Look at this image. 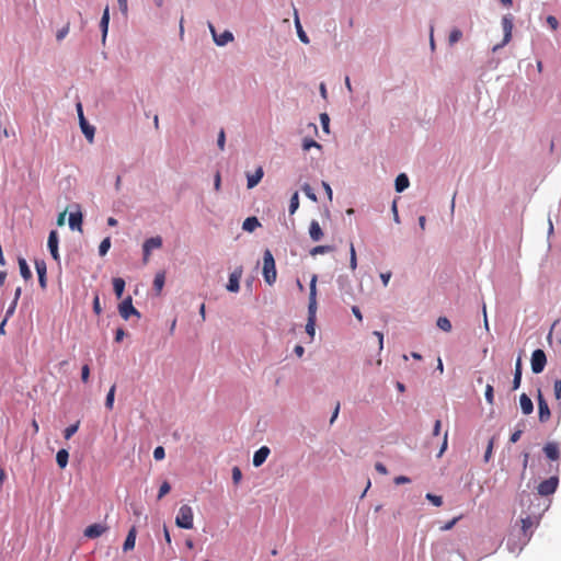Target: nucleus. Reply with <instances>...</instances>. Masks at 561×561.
<instances>
[{
  "mask_svg": "<svg viewBox=\"0 0 561 561\" xmlns=\"http://www.w3.org/2000/svg\"><path fill=\"white\" fill-rule=\"evenodd\" d=\"M317 275H312L309 285V305H308V322L306 325L307 333L312 337L314 335V321L317 312Z\"/></svg>",
  "mask_w": 561,
  "mask_h": 561,
  "instance_id": "f257e3e1",
  "label": "nucleus"
},
{
  "mask_svg": "<svg viewBox=\"0 0 561 561\" xmlns=\"http://www.w3.org/2000/svg\"><path fill=\"white\" fill-rule=\"evenodd\" d=\"M276 268L274 256L270 250L264 252L263 256V277L268 285H273L276 280Z\"/></svg>",
  "mask_w": 561,
  "mask_h": 561,
  "instance_id": "f03ea898",
  "label": "nucleus"
},
{
  "mask_svg": "<svg viewBox=\"0 0 561 561\" xmlns=\"http://www.w3.org/2000/svg\"><path fill=\"white\" fill-rule=\"evenodd\" d=\"M194 522V514L191 506L184 504L179 508L175 517V524L180 528L192 529Z\"/></svg>",
  "mask_w": 561,
  "mask_h": 561,
  "instance_id": "7ed1b4c3",
  "label": "nucleus"
},
{
  "mask_svg": "<svg viewBox=\"0 0 561 561\" xmlns=\"http://www.w3.org/2000/svg\"><path fill=\"white\" fill-rule=\"evenodd\" d=\"M513 18L512 15H504L502 19V27L504 32V37L501 44H497L493 47V51L499 50L500 48L504 47L506 44L510 43L512 38V31H513Z\"/></svg>",
  "mask_w": 561,
  "mask_h": 561,
  "instance_id": "20e7f679",
  "label": "nucleus"
},
{
  "mask_svg": "<svg viewBox=\"0 0 561 561\" xmlns=\"http://www.w3.org/2000/svg\"><path fill=\"white\" fill-rule=\"evenodd\" d=\"M531 370L535 374H540L547 364V357L542 350H535L531 354Z\"/></svg>",
  "mask_w": 561,
  "mask_h": 561,
  "instance_id": "39448f33",
  "label": "nucleus"
},
{
  "mask_svg": "<svg viewBox=\"0 0 561 561\" xmlns=\"http://www.w3.org/2000/svg\"><path fill=\"white\" fill-rule=\"evenodd\" d=\"M119 314L123 319L128 320L130 316L140 318L139 311L133 306L131 297L125 298L118 306Z\"/></svg>",
  "mask_w": 561,
  "mask_h": 561,
  "instance_id": "423d86ee",
  "label": "nucleus"
},
{
  "mask_svg": "<svg viewBox=\"0 0 561 561\" xmlns=\"http://www.w3.org/2000/svg\"><path fill=\"white\" fill-rule=\"evenodd\" d=\"M559 484V479L557 477H550L547 480L541 481L538 486L537 491L538 494L542 496L551 495L556 492Z\"/></svg>",
  "mask_w": 561,
  "mask_h": 561,
  "instance_id": "0eeeda50",
  "label": "nucleus"
},
{
  "mask_svg": "<svg viewBox=\"0 0 561 561\" xmlns=\"http://www.w3.org/2000/svg\"><path fill=\"white\" fill-rule=\"evenodd\" d=\"M537 399H538V417H539V421L541 423H546L550 419L551 413H550V409H549L548 402L543 398V396H542L540 390H538Z\"/></svg>",
  "mask_w": 561,
  "mask_h": 561,
  "instance_id": "6e6552de",
  "label": "nucleus"
},
{
  "mask_svg": "<svg viewBox=\"0 0 561 561\" xmlns=\"http://www.w3.org/2000/svg\"><path fill=\"white\" fill-rule=\"evenodd\" d=\"M242 266H238L229 276V282L227 284V290L231 293H237L240 289V278L242 277Z\"/></svg>",
  "mask_w": 561,
  "mask_h": 561,
  "instance_id": "1a4fd4ad",
  "label": "nucleus"
},
{
  "mask_svg": "<svg viewBox=\"0 0 561 561\" xmlns=\"http://www.w3.org/2000/svg\"><path fill=\"white\" fill-rule=\"evenodd\" d=\"M108 527L103 524H92L84 529V536L90 539H95L106 533Z\"/></svg>",
  "mask_w": 561,
  "mask_h": 561,
  "instance_id": "9d476101",
  "label": "nucleus"
},
{
  "mask_svg": "<svg viewBox=\"0 0 561 561\" xmlns=\"http://www.w3.org/2000/svg\"><path fill=\"white\" fill-rule=\"evenodd\" d=\"M270 453L271 450L267 446H262L260 449H257L253 456V466H262L265 462L266 458L268 457Z\"/></svg>",
  "mask_w": 561,
  "mask_h": 561,
  "instance_id": "9b49d317",
  "label": "nucleus"
},
{
  "mask_svg": "<svg viewBox=\"0 0 561 561\" xmlns=\"http://www.w3.org/2000/svg\"><path fill=\"white\" fill-rule=\"evenodd\" d=\"M35 268L38 275L41 287L46 288V263L43 260H35Z\"/></svg>",
  "mask_w": 561,
  "mask_h": 561,
  "instance_id": "f8f14e48",
  "label": "nucleus"
},
{
  "mask_svg": "<svg viewBox=\"0 0 561 561\" xmlns=\"http://www.w3.org/2000/svg\"><path fill=\"white\" fill-rule=\"evenodd\" d=\"M136 537H137V529L135 526H133L128 534H127V537L125 539V542L123 545V550L125 552L127 551H130L135 548V543H136Z\"/></svg>",
  "mask_w": 561,
  "mask_h": 561,
  "instance_id": "ddd939ff",
  "label": "nucleus"
},
{
  "mask_svg": "<svg viewBox=\"0 0 561 561\" xmlns=\"http://www.w3.org/2000/svg\"><path fill=\"white\" fill-rule=\"evenodd\" d=\"M309 234L312 241L318 242L322 239L323 232L317 220H312L309 226Z\"/></svg>",
  "mask_w": 561,
  "mask_h": 561,
  "instance_id": "4468645a",
  "label": "nucleus"
},
{
  "mask_svg": "<svg viewBox=\"0 0 561 561\" xmlns=\"http://www.w3.org/2000/svg\"><path fill=\"white\" fill-rule=\"evenodd\" d=\"M263 175L264 172L261 167H259L253 174H248V188H253L254 186H256L261 182Z\"/></svg>",
  "mask_w": 561,
  "mask_h": 561,
  "instance_id": "2eb2a0df",
  "label": "nucleus"
},
{
  "mask_svg": "<svg viewBox=\"0 0 561 561\" xmlns=\"http://www.w3.org/2000/svg\"><path fill=\"white\" fill-rule=\"evenodd\" d=\"M210 31L213 33L214 41L216 42L217 45L222 46V45H226L227 43L233 41V35L229 31H225L220 36L216 35L215 28L211 25H210Z\"/></svg>",
  "mask_w": 561,
  "mask_h": 561,
  "instance_id": "dca6fc26",
  "label": "nucleus"
},
{
  "mask_svg": "<svg viewBox=\"0 0 561 561\" xmlns=\"http://www.w3.org/2000/svg\"><path fill=\"white\" fill-rule=\"evenodd\" d=\"M519 404L523 413L526 415L530 414L534 410L533 401L526 393L520 394Z\"/></svg>",
  "mask_w": 561,
  "mask_h": 561,
  "instance_id": "f3484780",
  "label": "nucleus"
},
{
  "mask_svg": "<svg viewBox=\"0 0 561 561\" xmlns=\"http://www.w3.org/2000/svg\"><path fill=\"white\" fill-rule=\"evenodd\" d=\"M110 23V11L108 7L105 8L103 15L100 21V27L102 30V42L105 43Z\"/></svg>",
  "mask_w": 561,
  "mask_h": 561,
  "instance_id": "a211bd4d",
  "label": "nucleus"
},
{
  "mask_svg": "<svg viewBox=\"0 0 561 561\" xmlns=\"http://www.w3.org/2000/svg\"><path fill=\"white\" fill-rule=\"evenodd\" d=\"M522 381V358L518 357L515 365V373L513 378L512 390H517L520 387Z\"/></svg>",
  "mask_w": 561,
  "mask_h": 561,
  "instance_id": "6ab92c4d",
  "label": "nucleus"
},
{
  "mask_svg": "<svg viewBox=\"0 0 561 561\" xmlns=\"http://www.w3.org/2000/svg\"><path fill=\"white\" fill-rule=\"evenodd\" d=\"M164 283H165V272L160 271L156 274L154 279H153V289L156 290L157 295L161 294Z\"/></svg>",
  "mask_w": 561,
  "mask_h": 561,
  "instance_id": "aec40b11",
  "label": "nucleus"
},
{
  "mask_svg": "<svg viewBox=\"0 0 561 561\" xmlns=\"http://www.w3.org/2000/svg\"><path fill=\"white\" fill-rule=\"evenodd\" d=\"M410 181L407 174L401 173L396 178L394 187L398 193L403 192L409 187Z\"/></svg>",
  "mask_w": 561,
  "mask_h": 561,
  "instance_id": "412c9836",
  "label": "nucleus"
},
{
  "mask_svg": "<svg viewBox=\"0 0 561 561\" xmlns=\"http://www.w3.org/2000/svg\"><path fill=\"white\" fill-rule=\"evenodd\" d=\"M543 451L546 456L551 460H557L559 458V447L556 443L546 444Z\"/></svg>",
  "mask_w": 561,
  "mask_h": 561,
  "instance_id": "4be33fe9",
  "label": "nucleus"
},
{
  "mask_svg": "<svg viewBox=\"0 0 561 561\" xmlns=\"http://www.w3.org/2000/svg\"><path fill=\"white\" fill-rule=\"evenodd\" d=\"M18 262H19V267H20V273H21V276L25 279V280H28L32 278V272L26 263V260L23 259V257H19L18 259Z\"/></svg>",
  "mask_w": 561,
  "mask_h": 561,
  "instance_id": "5701e85b",
  "label": "nucleus"
},
{
  "mask_svg": "<svg viewBox=\"0 0 561 561\" xmlns=\"http://www.w3.org/2000/svg\"><path fill=\"white\" fill-rule=\"evenodd\" d=\"M257 227H260V221L256 217H248L242 225L243 230L253 232Z\"/></svg>",
  "mask_w": 561,
  "mask_h": 561,
  "instance_id": "b1692460",
  "label": "nucleus"
},
{
  "mask_svg": "<svg viewBox=\"0 0 561 561\" xmlns=\"http://www.w3.org/2000/svg\"><path fill=\"white\" fill-rule=\"evenodd\" d=\"M68 459H69V453L66 449H60V450L57 451L56 461H57V465L61 469L67 467Z\"/></svg>",
  "mask_w": 561,
  "mask_h": 561,
  "instance_id": "393cba45",
  "label": "nucleus"
},
{
  "mask_svg": "<svg viewBox=\"0 0 561 561\" xmlns=\"http://www.w3.org/2000/svg\"><path fill=\"white\" fill-rule=\"evenodd\" d=\"M113 288L116 297L119 299L123 296L125 289V280L121 277H115L113 279Z\"/></svg>",
  "mask_w": 561,
  "mask_h": 561,
  "instance_id": "a878e982",
  "label": "nucleus"
},
{
  "mask_svg": "<svg viewBox=\"0 0 561 561\" xmlns=\"http://www.w3.org/2000/svg\"><path fill=\"white\" fill-rule=\"evenodd\" d=\"M81 222H82L81 213H71L69 215V226L72 230L79 228Z\"/></svg>",
  "mask_w": 561,
  "mask_h": 561,
  "instance_id": "bb28decb",
  "label": "nucleus"
},
{
  "mask_svg": "<svg viewBox=\"0 0 561 561\" xmlns=\"http://www.w3.org/2000/svg\"><path fill=\"white\" fill-rule=\"evenodd\" d=\"M295 23H296V27H297V33H298L299 39L302 43L308 44L309 43V38H308V36L306 35V33L304 32V30H302V27L300 25V22H299L298 15H297V11H295Z\"/></svg>",
  "mask_w": 561,
  "mask_h": 561,
  "instance_id": "cd10ccee",
  "label": "nucleus"
},
{
  "mask_svg": "<svg viewBox=\"0 0 561 561\" xmlns=\"http://www.w3.org/2000/svg\"><path fill=\"white\" fill-rule=\"evenodd\" d=\"M534 525L535 520L530 516L522 518V530L526 537H530V535H528V530L533 528Z\"/></svg>",
  "mask_w": 561,
  "mask_h": 561,
  "instance_id": "c85d7f7f",
  "label": "nucleus"
},
{
  "mask_svg": "<svg viewBox=\"0 0 561 561\" xmlns=\"http://www.w3.org/2000/svg\"><path fill=\"white\" fill-rule=\"evenodd\" d=\"M81 126V129H82V133L84 134V136L87 137V139L92 142L93 141V138H94V127L89 125L88 123H83L80 125Z\"/></svg>",
  "mask_w": 561,
  "mask_h": 561,
  "instance_id": "c756f323",
  "label": "nucleus"
},
{
  "mask_svg": "<svg viewBox=\"0 0 561 561\" xmlns=\"http://www.w3.org/2000/svg\"><path fill=\"white\" fill-rule=\"evenodd\" d=\"M436 324L444 332H450L451 331V323H450L449 319L446 318V317H439L437 319Z\"/></svg>",
  "mask_w": 561,
  "mask_h": 561,
  "instance_id": "7c9ffc66",
  "label": "nucleus"
},
{
  "mask_svg": "<svg viewBox=\"0 0 561 561\" xmlns=\"http://www.w3.org/2000/svg\"><path fill=\"white\" fill-rule=\"evenodd\" d=\"M115 390H116V387L115 385H113L108 392H107V396H106V400H105V407L108 409V410H112L113 409V405H114V398H115Z\"/></svg>",
  "mask_w": 561,
  "mask_h": 561,
  "instance_id": "2f4dec72",
  "label": "nucleus"
},
{
  "mask_svg": "<svg viewBox=\"0 0 561 561\" xmlns=\"http://www.w3.org/2000/svg\"><path fill=\"white\" fill-rule=\"evenodd\" d=\"M79 424H80V422L78 421L77 423L66 427L65 431H64V437L66 439L71 438L77 433V431L79 428Z\"/></svg>",
  "mask_w": 561,
  "mask_h": 561,
  "instance_id": "473e14b6",
  "label": "nucleus"
},
{
  "mask_svg": "<svg viewBox=\"0 0 561 561\" xmlns=\"http://www.w3.org/2000/svg\"><path fill=\"white\" fill-rule=\"evenodd\" d=\"M299 207V195L297 192L293 194L289 202V213L293 215Z\"/></svg>",
  "mask_w": 561,
  "mask_h": 561,
  "instance_id": "72a5a7b5",
  "label": "nucleus"
},
{
  "mask_svg": "<svg viewBox=\"0 0 561 561\" xmlns=\"http://www.w3.org/2000/svg\"><path fill=\"white\" fill-rule=\"evenodd\" d=\"M462 37V32L458 28H454L449 34V44L454 45Z\"/></svg>",
  "mask_w": 561,
  "mask_h": 561,
  "instance_id": "f704fd0d",
  "label": "nucleus"
},
{
  "mask_svg": "<svg viewBox=\"0 0 561 561\" xmlns=\"http://www.w3.org/2000/svg\"><path fill=\"white\" fill-rule=\"evenodd\" d=\"M484 396L489 404L494 403V389L492 385H486Z\"/></svg>",
  "mask_w": 561,
  "mask_h": 561,
  "instance_id": "c9c22d12",
  "label": "nucleus"
},
{
  "mask_svg": "<svg viewBox=\"0 0 561 561\" xmlns=\"http://www.w3.org/2000/svg\"><path fill=\"white\" fill-rule=\"evenodd\" d=\"M426 499L435 506H442L443 504V499L442 496L439 495H435V494H432V493H427L426 494Z\"/></svg>",
  "mask_w": 561,
  "mask_h": 561,
  "instance_id": "e433bc0d",
  "label": "nucleus"
},
{
  "mask_svg": "<svg viewBox=\"0 0 561 561\" xmlns=\"http://www.w3.org/2000/svg\"><path fill=\"white\" fill-rule=\"evenodd\" d=\"M302 191H304V193L306 194V196L308 198H310L312 202H317V196H316L312 187L309 184H307V183L304 184L302 185Z\"/></svg>",
  "mask_w": 561,
  "mask_h": 561,
  "instance_id": "4c0bfd02",
  "label": "nucleus"
},
{
  "mask_svg": "<svg viewBox=\"0 0 561 561\" xmlns=\"http://www.w3.org/2000/svg\"><path fill=\"white\" fill-rule=\"evenodd\" d=\"M171 490V486L169 484V482L164 481L161 485H160V489H159V493H158V500H161L164 495H167Z\"/></svg>",
  "mask_w": 561,
  "mask_h": 561,
  "instance_id": "58836bf2",
  "label": "nucleus"
},
{
  "mask_svg": "<svg viewBox=\"0 0 561 561\" xmlns=\"http://www.w3.org/2000/svg\"><path fill=\"white\" fill-rule=\"evenodd\" d=\"M93 311L98 316H100L101 312H102V308H101V304H100V297H99L98 293L94 294V298H93Z\"/></svg>",
  "mask_w": 561,
  "mask_h": 561,
  "instance_id": "ea45409f",
  "label": "nucleus"
},
{
  "mask_svg": "<svg viewBox=\"0 0 561 561\" xmlns=\"http://www.w3.org/2000/svg\"><path fill=\"white\" fill-rule=\"evenodd\" d=\"M142 245H162V238L161 237H152L147 239Z\"/></svg>",
  "mask_w": 561,
  "mask_h": 561,
  "instance_id": "a19ab883",
  "label": "nucleus"
},
{
  "mask_svg": "<svg viewBox=\"0 0 561 561\" xmlns=\"http://www.w3.org/2000/svg\"><path fill=\"white\" fill-rule=\"evenodd\" d=\"M320 122L324 131L329 133L330 117L327 113L320 115Z\"/></svg>",
  "mask_w": 561,
  "mask_h": 561,
  "instance_id": "79ce46f5",
  "label": "nucleus"
},
{
  "mask_svg": "<svg viewBox=\"0 0 561 561\" xmlns=\"http://www.w3.org/2000/svg\"><path fill=\"white\" fill-rule=\"evenodd\" d=\"M493 445H494V438H491L489 440V444H488V447H486V450L484 453V461L488 462L492 456V451H493Z\"/></svg>",
  "mask_w": 561,
  "mask_h": 561,
  "instance_id": "37998d69",
  "label": "nucleus"
},
{
  "mask_svg": "<svg viewBox=\"0 0 561 561\" xmlns=\"http://www.w3.org/2000/svg\"><path fill=\"white\" fill-rule=\"evenodd\" d=\"M165 456L164 448L162 446H158L153 450V458L156 460H162Z\"/></svg>",
  "mask_w": 561,
  "mask_h": 561,
  "instance_id": "c03bdc74",
  "label": "nucleus"
},
{
  "mask_svg": "<svg viewBox=\"0 0 561 561\" xmlns=\"http://www.w3.org/2000/svg\"><path fill=\"white\" fill-rule=\"evenodd\" d=\"M90 377V367L89 365H83L81 368V380L82 382L87 383L89 381Z\"/></svg>",
  "mask_w": 561,
  "mask_h": 561,
  "instance_id": "a18cd8bd",
  "label": "nucleus"
},
{
  "mask_svg": "<svg viewBox=\"0 0 561 561\" xmlns=\"http://www.w3.org/2000/svg\"><path fill=\"white\" fill-rule=\"evenodd\" d=\"M69 33V24H66L62 28H60L57 34H56V38L57 41H62L67 34Z\"/></svg>",
  "mask_w": 561,
  "mask_h": 561,
  "instance_id": "49530a36",
  "label": "nucleus"
},
{
  "mask_svg": "<svg viewBox=\"0 0 561 561\" xmlns=\"http://www.w3.org/2000/svg\"><path fill=\"white\" fill-rule=\"evenodd\" d=\"M312 147L320 148V145L313 139H305L302 144L304 150H309Z\"/></svg>",
  "mask_w": 561,
  "mask_h": 561,
  "instance_id": "de8ad7c7",
  "label": "nucleus"
},
{
  "mask_svg": "<svg viewBox=\"0 0 561 561\" xmlns=\"http://www.w3.org/2000/svg\"><path fill=\"white\" fill-rule=\"evenodd\" d=\"M47 245H58V234L56 231H50L47 240Z\"/></svg>",
  "mask_w": 561,
  "mask_h": 561,
  "instance_id": "09e8293b",
  "label": "nucleus"
},
{
  "mask_svg": "<svg viewBox=\"0 0 561 561\" xmlns=\"http://www.w3.org/2000/svg\"><path fill=\"white\" fill-rule=\"evenodd\" d=\"M226 136L224 129H221L218 134L217 145L220 150L225 149Z\"/></svg>",
  "mask_w": 561,
  "mask_h": 561,
  "instance_id": "8fccbe9b",
  "label": "nucleus"
},
{
  "mask_svg": "<svg viewBox=\"0 0 561 561\" xmlns=\"http://www.w3.org/2000/svg\"><path fill=\"white\" fill-rule=\"evenodd\" d=\"M241 478H242L241 470L238 467H234L232 469V480H233V483H236V484L239 483Z\"/></svg>",
  "mask_w": 561,
  "mask_h": 561,
  "instance_id": "3c124183",
  "label": "nucleus"
},
{
  "mask_svg": "<svg viewBox=\"0 0 561 561\" xmlns=\"http://www.w3.org/2000/svg\"><path fill=\"white\" fill-rule=\"evenodd\" d=\"M460 518H461V516H457V517L453 518L451 520L447 522L444 526H442L440 529L442 530L451 529Z\"/></svg>",
  "mask_w": 561,
  "mask_h": 561,
  "instance_id": "603ef678",
  "label": "nucleus"
},
{
  "mask_svg": "<svg viewBox=\"0 0 561 561\" xmlns=\"http://www.w3.org/2000/svg\"><path fill=\"white\" fill-rule=\"evenodd\" d=\"M547 23L549 24V26H550L553 31H556V30L558 28V26H559V22H558L557 18H556V16H553V15H549V16L547 18Z\"/></svg>",
  "mask_w": 561,
  "mask_h": 561,
  "instance_id": "864d4df0",
  "label": "nucleus"
},
{
  "mask_svg": "<svg viewBox=\"0 0 561 561\" xmlns=\"http://www.w3.org/2000/svg\"><path fill=\"white\" fill-rule=\"evenodd\" d=\"M554 396L557 400L561 399V379L554 382Z\"/></svg>",
  "mask_w": 561,
  "mask_h": 561,
  "instance_id": "5fc2aeb1",
  "label": "nucleus"
},
{
  "mask_svg": "<svg viewBox=\"0 0 561 561\" xmlns=\"http://www.w3.org/2000/svg\"><path fill=\"white\" fill-rule=\"evenodd\" d=\"M522 434H523V430H520V428L516 430V431L511 435L510 440H511L512 443H516V442H518V440H519V438H520V436H522Z\"/></svg>",
  "mask_w": 561,
  "mask_h": 561,
  "instance_id": "6e6d98bb",
  "label": "nucleus"
},
{
  "mask_svg": "<svg viewBox=\"0 0 561 561\" xmlns=\"http://www.w3.org/2000/svg\"><path fill=\"white\" fill-rule=\"evenodd\" d=\"M331 248H311L310 254L316 256L317 254H323Z\"/></svg>",
  "mask_w": 561,
  "mask_h": 561,
  "instance_id": "4d7b16f0",
  "label": "nucleus"
},
{
  "mask_svg": "<svg viewBox=\"0 0 561 561\" xmlns=\"http://www.w3.org/2000/svg\"><path fill=\"white\" fill-rule=\"evenodd\" d=\"M125 336V331L122 328H118L115 332V342H122Z\"/></svg>",
  "mask_w": 561,
  "mask_h": 561,
  "instance_id": "13d9d810",
  "label": "nucleus"
},
{
  "mask_svg": "<svg viewBox=\"0 0 561 561\" xmlns=\"http://www.w3.org/2000/svg\"><path fill=\"white\" fill-rule=\"evenodd\" d=\"M220 184H221L220 173L216 172L215 179H214V187H215L216 191L220 190Z\"/></svg>",
  "mask_w": 561,
  "mask_h": 561,
  "instance_id": "bf43d9fd",
  "label": "nucleus"
},
{
  "mask_svg": "<svg viewBox=\"0 0 561 561\" xmlns=\"http://www.w3.org/2000/svg\"><path fill=\"white\" fill-rule=\"evenodd\" d=\"M351 268L352 270L356 268V252H355V248H351Z\"/></svg>",
  "mask_w": 561,
  "mask_h": 561,
  "instance_id": "052dcab7",
  "label": "nucleus"
},
{
  "mask_svg": "<svg viewBox=\"0 0 561 561\" xmlns=\"http://www.w3.org/2000/svg\"><path fill=\"white\" fill-rule=\"evenodd\" d=\"M391 277V272H386L380 274V278L382 280L383 286H387Z\"/></svg>",
  "mask_w": 561,
  "mask_h": 561,
  "instance_id": "680f3d73",
  "label": "nucleus"
},
{
  "mask_svg": "<svg viewBox=\"0 0 561 561\" xmlns=\"http://www.w3.org/2000/svg\"><path fill=\"white\" fill-rule=\"evenodd\" d=\"M375 469H376L379 473H381V474H387V472H388V471H387L386 466H385L383 463H381V462H377V463L375 465Z\"/></svg>",
  "mask_w": 561,
  "mask_h": 561,
  "instance_id": "e2e57ef3",
  "label": "nucleus"
},
{
  "mask_svg": "<svg viewBox=\"0 0 561 561\" xmlns=\"http://www.w3.org/2000/svg\"><path fill=\"white\" fill-rule=\"evenodd\" d=\"M409 482H410V479L405 476H399L394 479L396 484H403V483H409Z\"/></svg>",
  "mask_w": 561,
  "mask_h": 561,
  "instance_id": "0e129e2a",
  "label": "nucleus"
},
{
  "mask_svg": "<svg viewBox=\"0 0 561 561\" xmlns=\"http://www.w3.org/2000/svg\"><path fill=\"white\" fill-rule=\"evenodd\" d=\"M322 187L324 188V192L328 195V198L332 201V190L331 186L327 182H322Z\"/></svg>",
  "mask_w": 561,
  "mask_h": 561,
  "instance_id": "69168bd1",
  "label": "nucleus"
},
{
  "mask_svg": "<svg viewBox=\"0 0 561 561\" xmlns=\"http://www.w3.org/2000/svg\"><path fill=\"white\" fill-rule=\"evenodd\" d=\"M440 427H442V422L439 420H437L434 424V428H433V435L434 436H438L439 433H440Z\"/></svg>",
  "mask_w": 561,
  "mask_h": 561,
  "instance_id": "338daca9",
  "label": "nucleus"
},
{
  "mask_svg": "<svg viewBox=\"0 0 561 561\" xmlns=\"http://www.w3.org/2000/svg\"><path fill=\"white\" fill-rule=\"evenodd\" d=\"M352 312L353 314L359 320L362 321L363 320V316H362V312L359 310V308L357 306H353L352 307Z\"/></svg>",
  "mask_w": 561,
  "mask_h": 561,
  "instance_id": "774afa93",
  "label": "nucleus"
}]
</instances>
